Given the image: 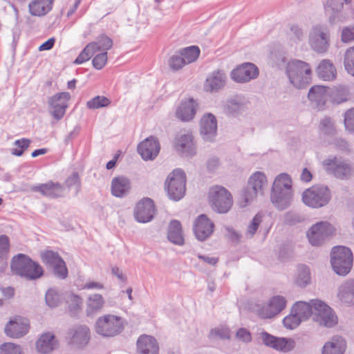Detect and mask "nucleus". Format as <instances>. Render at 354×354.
Here are the masks:
<instances>
[{
  "mask_svg": "<svg viewBox=\"0 0 354 354\" xmlns=\"http://www.w3.org/2000/svg\"><path fill=\"white\" fill-rule=\"evenodd\" d=\"M328 98L333 104H340L348 100V91L344 86L328 88Z\"/></svg>",
  "mask_w": 354,
  "mask_h": 354,
  "instance_id": "ea45409f",
  "label": "nucleus"
},
{
  "mask_svg": "<svg viewBox=\"0 0 354 354\" xmlns=\"http://www.w3.org/2000/svg\"><path fill=\"white\" fill-rule=\"evenodd\" d=\"M286 306L284 297L277 295L271 297L266 305L260 306L257 310L258 315L263 319H270L280 313Z\"/></svg>",
  "mask_w": 354,
  "mask_h": 354,
  "instance_id": "dca6fc26",
  "label": "nucleus"
},
{
  "mask_svg": "<svg viewBox=\"0 0 354 354\" xmlns=\"http://www.w3.org/2000/svg\"><path fill=\"white\" fill-rule=\"evenodd\" d=\"M344 3L342 0H327L325 4V11L328 15L330 24H335L339 21V13L342 11Z\"/></svg>",
  "mask_w": 354,
  "mask_h": 354,
  "instance_id": "58836bf2",
  "label": "nucleus"
},
{
  "mask_svg": "<svg viewBox=\"0 0 354 354\" xmlns=\"http://www.w3.org/2000/svg\"><path fill=\"white\" fill-rule=\"evenodd\" d=\"M286 73L291 84L297 88H302L310 84L312 70L310 64L299 59L288 62Z\"/></svg>",
  "mask_w": 354,
  "mask_h": 354,
  "instance_id": "f03ea898",
  "label": "nucleus"
},
{
  "mask_svg": "<svg viewBox=\"0 0 354 354\" xmlns=\"http://www.w3.org/2000/svg\"><path fill=\"white\" fill-rule=\"evenodd\" d=\"M10 250V241L6 235L0 236V261L6 260Z\"/></svg>",
  "mask_w": 354,
  "mask_h": 354,
  "instance_id": "bf43d9fd",
  "label": "nucleus"
},
{
  "mask_svg": "<svg viewBox=\"0 0 354 354\" xmlns=\"http://www.w3.org/2000/svg\"><path fill=\"white\" fill-rule=\"evenodd\" d=\"M179 53L183 59L185 64H188L195 62L200 55V49L196 46H191L180 50Z\"/></svg>",
  "mask_w": 354,
  "mask_h": 354,
  "instance_id": "a18cd8bd",
  "label": "nucleus"
},
{
  "mask_svg": "<svg viewBox=\"0 0 354 354\" xmlns=\"http://www.w3.org/2000/svg\"><path fill=\"white\" fill-rule=\"evenodd\" d=\"M159 346L155 337L149 335H140L136 342L137 354H158Z\"/></svg>",
  "mask_w": 354,
  "mask_h": 354,
  "instance_id": "5701e85b",
  "label": "nucleus"
},
{
  "mask_svg": "<svg viewBox=\"0 0 354 354\" xmlns=\"http://www.w3.org/2000/svg\"><path fill=\"white\" fill-rule=\"evenodd\" d=\"M131 188L130 180L124 176H117L111 181V194L118 198L127 196Z\"/></svg>",
  "mask_w": 354,
  "mask_h": 354,
  "instance_id": "c756f323",
  "label": "nucleus"
},
{
  "mask_svg": "<svg viewBox=\"0 0 354 354\" xmlns=\"http://www.w3.org/2000/svg\"><path fill=\"white\" fill-rule=\"evenodd\" d=\"M257 192L255 191V188L252 187L249 184L242 190L240 198L239 203L241 207H245L250 202L253 201V199L257 196Z\"/></svg>",
  "mask_w": 354,
  "mask_h": 354,
  "instance_id": "de8ad7c7",
  "label": "nucleus"
},
{
  "mask_svg": "<svg viewBox=\"0 0 354 354\" xmlns=\"http://www.w3.org/2000/svg\"><path fill=\"white\" fill-rule=\"evenodd\" d=\"M93 44H88L74 61V64H80L88 59L96 53L93 49Z\"/></svg>",
  "mask_w": 354,
  "mask_h": 354,
  "instance_id": "864d4df0",
  "label": "nucleus"
},
{
  "mask_svg": "<svg viewBox=\"0 0 354 354\" xmlns=\"http://www.w3.org/2000/svg\"><path fill=\"white\" fill-rule=\"evenodd\" d=\"M57 346L55 335L51 333H45L36 342V348L41 353H50Z\"/></svg>",
  "mask_w": 354,
  "mask_h": 354,
  "instance_id": "c9c22d12",
  "label": "nucleus"
},
{
  "mask_svg": "<svg viewBox=\"0 0 354 354\" xmlns=\"http://www.w3.org/2000/svg\"><path fill=\"white\" fill-rule=\"evenodd\" d=\"M310 282V274L309 268L304 265L299 266L297 269V275L295 283L301 288L306 287Z\"/></svg>",
  "mask_w": 354,
  "mask_h": 354,
  "instance_id": "c03bdc74",
  "label": "nucleus"
},
{
  "mask_svg": "<svg viewBox=\"0 0 354 354\" xmlns=\"http://www.w3.org/2000/svg\"><path fill=\"white\" fill-rule=\"evenodd\" d=\"M94 329L95 333L102 337H113L124 330V320L114 314H105L97 317Z\"/></svg>",
  "mask_w": 354,
  "mask_h": 354,
  "instance_id": "20e7f679",
  "label": "nucleus"
},
{
  "mask_svg": "<svg viewBox=\"0 0 354 354\" xmlns=\"http://www.w3.org/2000/svg\"><path fill=\"white\" fill-rule=\"evenodd\" d=\"M332 198L328 186L317 184L306 189L302 194L304 203L311 208L318 209L327 205Z\"/></svg>",
  "mask_w": 354,
  "mask_h": 354,
  "instance_id": "39448f33",
  "label": "nucleus"
},
{
  "mask_svg": "<svg viewBox=\"0 0 354 354\" xmlns=\"http://www.w3.org/2000/svg\"><path fill=\"white\" fill-rule=\"evenodd\" d=\"M323 164L327 173L337 178L348 179L354 175V169L347 160L334 157L325 160Z\"/></svg>",
  "mask_w": 354,
  "mask_h": 354,
  "instance_id": "9d476101",
  "label": "nucleus"
},
{
  "mask_svg": "<svg viewBox=\"0 0 354 354\" xmlns=\"http://www.w3.org/2000/svg\"><path fill=\"white\" fill-rule=\"evenodd\" d=\"M291 45L297 44L302 41L305 37V32L298 25L293 24L290 27V31L288 33Z\"/></svg>",
  "mask_w": 354,
  "mask_h": 354,
  "instance_id": "8fccbe9b",
  "label": "nucleus"
},
{
  "mask_svg": "<svg viewBox=\"0 0 354 354\" xmlns=\"http://www.w3.org/2000/svg\"><path fill=\"white\" fill-rule=\"evenodd\" d=\"M259 339L268 346L278 351L288 352L291 350L292 346L285 338L276 337L267 332H261L259 334Z\"/></svg>",
  "mask_w": 354,
  "mask_h": 354,
  "instance_id": "b1692460",
  "label": "nucleus"
},
{
  "mask_svg": "<svg viewBox=\"0 0 354 354\" xmlns=\"http://www.w3.org/2000/svg\"><path fill=\"white\" fill-rule=\"evenodd\" d=\"M344 124L348 131L354 132V108L348 110L345 113Z\"/></svg>",
  "mask_w": 354,
  "mask_h": 354,
  "instance_id": "338daca9",
  "label": "nucleus"
},
{
  "mask_svg": "<svg viewBox=\"0 0 354 354\" xmlns=\"http://www.w3.org/2000/svg\"><path fill=\"white\" fill-rule=\"evenodd\" d=\"M344 63L346 71L354 76V46L349 48L345 52Z\"/></svg>",
  "mask_w": 354,
  "mask_h": 354,
  "instance_id": "5fc2aeb1",
  "label": "nucleus"
},
{
  "mask_svg": "<svg viewBox=\"0 0 354 354\" xmlns=\"http://www.w3.org/2000/svg\"><path fill=\"white\" fill-rule=\"evenodd\" d=\"M65 299L68 304L71 312L73 314L77 313L81 309L82 299L80 296L72 292H69L66 295Z\"/></svg>",
  "mask_w": 354,
  "mask_h": 354,
  "instance_id": "09e8293b",
  "label": "nucleus"
},
{
  "mask_svg": "<svg viewBox=\"0 0 354 354\" xmlns=\"http://www.w3.org/2000/svg\"><path fill=\"white\" fill-rule=\"evenodd\" d=\"M30 142V140L28 138H22L16 140L14 145L18 148L12 149L11 153L17 156H21L24 153V151L29 147Z\"/></svg>",
  "mask_w": 354,
  "mask_h": 354,
  "instance_id": "4d7b16f0",
  "label": "nucleus"
},
{
  "mask_svg": "<svg viewBox=\"0 0 354 354\" xmlns=\"http://www.w3.org/2000/svg\"><path fill=\"white\" fill-rule=\"evenodd\" d=\"M10 267L14 274L28 280L39 279L44 274L41 266L24 254H18L13 257Z\"/></svg>",
  "mask_w": 354,
  "mask_h": 354,
  "instance_id": "7ed1b4c3",
  "label": "nucleus"
},
{
  "mask_svg": "<svg viewBox=\"0 0 354 354\" xmlns=\"http://www.w3.org/2000/svg\"><path fill=\"white\" fill-rule=\"evenodd\" d=\"M111 104V100L104 96L97 95L86 102V106L90 109H97L106 107Z\"/></svg>",
  "mask_w": 354,
  "mask_h": 354,
  "instance_id": "3c124183",
  "label": "nucleus"
},
{
  "mask_svg": "<svg viewBox=\"0 0 354 354\" xmlns=\"http://www.w3.org/2000/svg\"><path fill=\"white\" fill-rule=\"evenodd\" d=\"M313 304V321L326 328H331L337 324V317L330 306L318 299Z\"/></svg>",
  "mask_w": 354,
  "mask_h": 354,
  "instance_id": "9b49d317",
  "label": "nucleus"
},
{
  "mask_svg": "<svg viewBox=\"0 0 354 354\" xmlns=\"http://www.w3.org/2000/svg\"><path fill=\"white\" fill-rule=\"evenodd\" d=\"M308 100L315 103L319 109H322L328 98V87L314 86L310 88L308 94Z\"/></svg>",
  "mask_w": 354,
  "mask_h": 354,
  "instance_id": "7c9ffc66",
  "label": "nucleus"
},
{
  "mask_svg": "<svg viewBox=\"0 0 354 354\" xmlns=\"http://www.w3.org/2000/svg\"><path fill=\"white\" fill-rule=\"evenodd\" d=\"M160 148L158 139L151 136L138 145V151L144 160H153L158 156Z\"/></svg>",
  "mask_w": 354,
  "mask_h": 354,
  "instance_id": "412c9836",
  "label": "nucleus"
},
{
  "mask_svg": "<svg viewBox=\"0 0 354 354\" xmlns=\"http://www.w3.org/2000/svg\"><path fill=\"white\" fill-rule=\"evenodd\" d=\"M214 224L205 214L199 215L194 223V232L201 241H205L214 232Z\"/></svg>",
  "mask_w": 354,
  "mask_h": 354,
  "instance_id": "6ab92c4d",
  "label": "nucleus"
},
{
  "mask_svg": "<svg viewBox=\"0 0 354 354\" xmlns=\"http://www.w3.org/2000/svg\"><path fill=\"white\" fill-rule=\"evenodd\" d=\"M309 44L316 53H326L330 46V35L327 27L322 25L314 26L309 34Z\"/></svg>",
  "mask_w": 354,
  "mask_h": 354,
  "instance_id": "1a4fd4ad",
  "label": "nucleus"
},
{
  "mask_svg": "<svg viewBox=\"0 0 354 354\" xmlns=\"http://www.w3.org/2000/svg\"><path fill=\"white\" fill-rule=\"evenodd\" d=\"M261 221L262 214L260 213L257 214L248 227L246 232V236L248 237L252 238L254 235Z\"/></svg>",
  "mask_w": 354,
  "mask_h": 354,
  "instance_id": "680f3d73",
  "label": "nucleus"
},
{
  "mask_svg": "<svg viewBox=\"0 0 354 354\" xmlns=\"http://www.w3.org/2000/svg\"><path fill=\"white\" fill-rule=\"evenodd\" d=\"M66 339L69 345L83 347L90 339V329L86 325H75L68 329Z\"/></svg>",
  "mask_w": 354,
  "mask_h": 354,
  "instance_id": "2eb2a0df",
  "label": "nucleus"
},
{
  "mask_svg": "<svg viewBox=\"0 0 354 354\" xmlns=\"http://www.w3.org/2000/svg\"><path fill=\"white\" fill-rule=\"evenodd\" d=\"M106 62L107 52H102L93 57L92 64L95 68L100 70L105 66Z\"/></svg>",
  "mask_w": 354,
  "mask_h": 354,
  "instance_id": "69168bd1",
  "label": "nucleus"
},
{
  "mask_svg": "<svg viewBox=\"0 0 354 354\" xmlns=\"http://www.w3.org/2000/svg\"><path fill=\"white\" fill-rule=\"evenodd\" d=\"M29 326V321L26 318L17 317L6 325L4 330L8 336L19 338L28 332Z\"/></svg>",
  "mask_w": 354,
  "mask_h": 354,
  "instance_id": "aec40b11",
  "label": "nucleus"
},
{
  "mask_svg": "<svg viewBox=\"0 0 354 354\" xmlns=\"http://www.w3.org/2000/svg\"><path fill=\"white\" fill-rule=\"evenodd\" d=\"M90 44H95L93 49H95L96 53L97 51L106 52L112 48L113 40L108 36L102 35L97 37L96 41L91 42Z\"/></svg>",
  "mask_w": 354,
  "mask_h": 354,
  "instance_id": "49530a36",
  "label": "nucleus"
},
{
  "mask_svg": "<svg viewBox=\"0 0 354 354\" xmlns=\"http://www.w3.org/2000/svg\"><path fill=\"white\" fill-rule=\"evenodd\" d=\"M337 297L348 306L354 305V279L344 281L338 288Z\"/></svg>",
  "mask_w": 354,
  "mask_h": 354,
  "instance_id": "cd10ccee",
  "label": "nucleus"
},
{
  "mask_svg": "<svg viewBox=\"0 0 354 354\" xmlns=\"http://www.w3.org/2000/svg\"><path fill=\"white\" fill-rule=\"evenodd\" d=\"M175 147L178 152L186 156H192L196 153L193 136L190 133H183L178 136L176 140Z\"/></svg>",
  "mask_w": 354,
  "mask_h": 354,
  "instance_id": "c85d7f7f",
  "label": "nucleus"
},
{
  "mask_svg": "<svg viewBox=\"0 0 354 354\" xmlns=\"http://www.w3.org/2000/svg\"><path fill=\"white\" fill-rule=\"evenodd\" d=\"M186 176L183 170L174 169L165 181V189L169 198L173 201L180 200L185 194Z\"/></svg>",
  "mask_w": 354,
  "mask_h": 354,
  "instance_id": "0eeeda50",
  "label": "nucleus"
},
{
  "mask_svg": "<svg viewBox=\"0 0 354 354\" xmlns=\"http://www.w3.org/2000/svg\"><path fill=\"white\" fill-rule=\"evenodd\" d=\"M209 200L212 209L220 214L227 213L233 200L231 194L222 186H214L209 189Z\"/></svg>",
  "mask_w": 354,
  "mask_h": 354,
  "instance_id": "6e6552de",
  "label": "nucleus"
},
{
  "mask_svg": "<svg viewBox=\"0 0 354 354\" xmlns=\"http://www.w3.org/2000/svg\"><path fill=\"white\" fill-rule=\"evenodd\" d=\"M42 262L51 269L55 276L65 279L68 276V270L63 259L57 252L46 250L40 254Z\"/></svg>",
  "mask_w": 354,
  "mask_h": 354,
  "instance_id": "f8f14e48",
  "label": "nucleus"
},
{
  "mask_svg": "<svg viewBox=\"0 0 354 354\" xmlns=\"http://www.w3.org/2000/svg\"><path fill=\"white\" fill-rule=\"evenodd\" d=\"M346 348L344 338L335 335L326 342L322 349V354H344Z\"/></svg>",
  "mask_w": 354,
  "mask_h": 354,
  "instance_id": "72a5a7b5",
  "label": "nucleus"
},
{
  "mask_svg": "<svg viewBox=\"0 0 354 354\" xmlns=\"http://www.w3.org/2000/svg\"><path fill=\"white\" fill-rule=\"evenodd\" d=\"M65 298L66 296L64 297L63 294L55 288L48 289L45 295L46 303L51 308L57 307Z\"/></svg>",
  "mask_w": 354,
  "mask_h": 354,
  "instance_id": "a19ab883",
  "label": "nucleus"
},
{
  "mask_svg": "<svg viewBox=\"0 0 354 354\" xmlns=\"http://www.w3.org/2000/svg\"><path fill=\"white\" fill-rule=\"evenodd\" d=\"M167 238L174 244L178 245L184 244L182 226L178 221L173 220L170 222L168 227Z\"/></svg>",
  "mask_w": 354,
  "mask_h": 354,
  "instance_id": "4c0bfd02",
  "label": "nucleus"
},
{
  "mask_svg": "<svg viewBox=\"0 0 354 354\" xmlns=\"http://www.w3.org/2000/svg\"><path fill=\"white\" fill-rule=\"evenodd\" d=\"M245 104L241 99L236 97L227 101L225 106V111L227 113L236 115L245 110Z\"/></svg>",
  "mask_w": 354,
  "mask_h": 354,
  "instance_id": "37998d69",
  "label": "nucleus"
},
{
  "mask_svg": "<svg viewBox=\"0 0 354 354\" xmlns=\"http://www.w3.org/2000/svg\"><path fill=\"white\" fill-rule=\"evenodd\" d=\"M319 129L322 133L327 136H333L335 133L334 122L329 117H325L320 121Z\"/></svg>",
  "mask_w": 354,
  "mask_h": 354,
  "instance_id": "6e6d98bb",
  "label": "nucleus"
},
{
  "mask_svg": "<svg viewBox=\"0 0 354 354\" xmlns=\"http://www.w3.org/2000/svg\"><path fill=\"white\" fill-rule=\"evenodd\" d=\"M33 192H40L43 196L49 198H58L62 196L64 185L59 183L48 182L31 188Z\"/></svg>",
  "mask_w": 354,
  "mask_h": 354,
  "instance_id": "a878e982",
  "label": "nucleus"
},
{
  "mask_svg": "<svg viewBox=\"0 0 354 354\" xmlns=\"http://www.w3.org/2000/svg\"><path fill=\"white\" fill-rule=\"evenodd\" d=\"M54 0H34L28 5L29 12L31 15L42 17L49 12Z\"/></svg>",
  "mask_w": 354,
  "mask_h": 354,
  "instance_id": "f704fd0d",
  "label": "nucleus"
},
{
  "mask_svg": "<svg viewBox=\"0 0 354 354\" xmlns=\"http://www.w3.org/2000/svg\"><path fill=\"white\" fill-rule=\"evenodd\" d=\"M317 299L310 300V302L297 301L292 307V313H295L302 322L307 320L310 316L313 317L314 304Z\"/></svg>",
  "mask_w": 354,
  "mask_h": 354,
  "instance_id": "473e14b6",
  "label": "nucleus"
},
{
  "mask_svg": "<svg viewBox=\"0 0 354 354\" xmlns=\"http://www.w3.org/2000/svg\"><path fill=\"white\" fill-rule=\"evenodd\" d=\"M259 75L258 68L252 63H245L232 70L231 78L239 83H245L257 78Z\"/></svg>",
  "mask_w": 354,
  "mask_h": 354,
  "instance_id": "a211bd4d",
  "label": "nucleus"
},
{
  "mask_svg": "<svg viewBox=\"0 0 354 354\" xmlns=\"http://www.w3.org/2000/svg\"><path fill=\"white\" fill-rule=\"evenodd\" d=\"M302 322L301 318H299L295 313L290 314L286 317H284L283 320V323L284 326L288 329H294L297 328L300 323Z\"/></svg>",
  "mask_w": 354,
  "mask_h": 354,
  "instance_id": "e2e57ef3",
  "label": "nucleus"
},
{
  "mask_svg": "<svg viewBox=\"0 0 354 354\" xmlns=\"http://www.w3.org/2000/svg\"><path fill=\"white\" fill-rule=\"evenodd\" d=\"M1 354H21L22 348L19 345L7 342L0 346Z\"/></svg>",
  "mask_w": 354,
  "mask_h": 354,
  "instance_id": "052dcab7",
  "label": "nucleus"
},
{
  "mask_svg": "<svg viewBox=\"0 0 354 354\" xmlns=\"http://www.w3.org/2000/svg\"><path fill=\"white\" fill-rule=\"evenodd\" d=\"M70 99L68 92L58 93L48 98L49 110L55 120H59L64 116Z\"/></svg>",
  "mask_w": 354,
  "mask_h": 354,
  "instance_id": "4468645a",
  "label": "nucleus"
},
{
  "mask_svg": "<svg viewBox=\"0 0 354 354\" xmlns=\"http://www.w3.org/2000/svg\"><path fill=\"white\" fill-rule=\"evenodd\" d=\"M318 77L325 81L333 80L336 77V68L329 59H323L316 69Z\"/></svg>",
  "mask_w": 354,
  "mask_h": 354,
  "instance_id": "e433bc0d",
  "label": "nucleus"
},
{
  "mask_svg": "<svg viewBox=\"0 0 354 354\" xmlns=\"http://www.w3.org/2000/svg\"><path fill=\"white\" fill-rule=\"evenodd\" d=\"M156 208L153 201L149 198L139 201L134 208V216L139 223L151 221L155 214Z\"/></svg>",
  "mask_w": 354,
  "mask_h": 354,
  "instance_id": "f3484780",
  "label": "nucleus"
},
{
  "mask_svg": "<svg viewBox=\"0 0 354 354\" xmlns=\"http://www.w3.org/2000/svg\"><path fill=\"white\" fill-rule=\"evenodd\" d=\"M333 227L328 222L321 221L313 225L307 232V237L312 245H321L333 233Z\"/></svg>",
  "mask_w": 354,
  "mask_h": 354,
  "instance_id": "ddd939ff",
  "label": "nucleus"
},
{
  "mask_svg": "<svg viewBox=\"0 0 354 354\" xmlns=\"http://www.w3.org/2000/svg\"><path fill=\"white\" fill-rule=\"evenodd\" d=\"M267 178L264 174L257 171L248 180V183L252 187L255 188L257 193H263L264 188L266 187Z\"/></svg>",
  "mask_w": 354,
  "mask_h": 354,
  "instance_id": "79ce46f5",
  "label": "nucleus"
},
{
  "mask_svg": "<svg viewBox=\"0 0 354 354\" xmlns=\"http://www.w3.org/2000/svg\"><path fill=\"white\" fill-rule=\"evenodd\" d=\"M354 40V26L345 27L342 31V41L344 43Z\"/></svg>",
  "mask_w": 354,
  "mask_h": 354,
  "instance_id": "774afa93",
  "label": "nucleus"
},
{
  "mask_svg": "<svg viewBox=\"0 0 354 354\" xmlns=\"http://www.w3.org/2000/svg\"><path fill=\"white\" fill-rule=\"evenodd\" d=\"M106 301L104 297L98 293L91 294L86 300V315L93 317L102 311Z\"/></svg>",
  "mask_w": 354,
  "mask_h": 354,
  "instance_id": "393cba45",
  "label": "nucleus"
},
{
  "mask_svg": "<svg viewBox=\"0 0 354 354\" xmlns=\"http://www.w3.org/2000/svg\"><path fill=\"white\" fill-rule=\"evenodd\" d=\"M353 261V254L348 248L335 246L333 248L330 253L331 266L338 275H347L352 268Z\"/></svg>",
  "mask_w": 354,
  "mask_h": 354,
  "instance_id": "423d86ee",
  "label": "nucleus"
},
{
  "mask_svg": "<svg viewBox=\"0 0 354 354\" xmlns=\"http://www.w3.org/2000/svg\"><path fill=\"white\" fill-rule=\"evenodd\" d=\"M226 78L223 71L219 70L214 71L206 79L205 88L207 91L216 92L225 86Z\"/></svg>",
  "mask_w": 354,
  "mask_h": 354,
  "instance_id": "2f4dec72",
  "label": "nucleus"
},
{
  "mask_svg": "<svg viewBox=\"0 0 354 354\" xmlns=\"http://www.w3.org/2000/svg\"><path fill=\"white\" fill-rule=\"evenodd\" d=\"M217 121L212 113H207L201 120V134L205 141H212L216 135Z\"/></svg>",
  "mask_w": 354,
  "mask_h": 354,
  "instance_id": "4be33fe9",
  "label": "nucleus"
},
{
  "mask_svg": "<svg viewBox=\"0 0 354 354\" xmlns=\"http://www.w3.org/2000/svg\"><path fill=\"white\" fill-rule=\"evenodd\" d=\"M196 103L194 99L183 100L176 111V118L183 122L192 120L196 114Z\"/></svg>",
  "mask_w": 354,
  "mask_h": 354,
  "instance_id": "bb28decb",
  "label": "nucleus"
},
{
  "mask_svg": "<svg viewBox=\"0 0 354 354\" xmlns=\"http://www.w3.org/2000/svg\"><path fill=\"white\" fill-rule=\"evenodd\" d=\"M64 186L68 189H74L75 194L80 191L81 182L77 171H73L72 174L66 179Z\"/></svg>",
  "mask_w": 354,
  "mask_h": 354,
  "instance_id": "603ef678",
  "label": "nucleus"
},
{
  "mask_svg": "<svg viewBox=\"0 0 354 354\" xmlns=\"http://www.w3.org/2000/svg\"><path fill=\"white\" fill-rule=\"evenodd\" d=\"M292 180L290 176L283 173L278 175L272 185L270 198L276 208L283 210L288 208L292 201Z\"/></svg>",
  "mask_w": 354,
  "mask_h": 354,
  "instance_id": "f257e3e1",
  "label": "nucleus"
},
{
  "mask_svg": "<svg viewBox=\"0 0 354 354\" xmlns=\"http://www.w3.org/2000/svg\"><path fill=\"white\" fill-rule=\"evenodd\" d=\"M224 229L225 230V236L230 242L235 245L241 242L242 235L239 231L231 226H224Z\"/></svg>",
  "mask_w": 354,
  "mask_h": 354,
  "instance_id": "13d9d810",
  "label": "nucleus"
},
{
  "mask_svg": "<svg viewBox=\"0 0 354 354\" xmlns=\"http://www.w3.org/2000/svg\"><path fill=\"white\" fill-rule=\"evenodd\" d=\"M183 59H184L183 57H182L180 53H179V55H172L168 61L169 68L172 71L180 70L185 65H186Z\"/></svg>",
  "mask_w": 354,
  "mask_h": 354,
  "instance_id": "0e129e2a",
  "label": "nucleus"
}]
</instances>
